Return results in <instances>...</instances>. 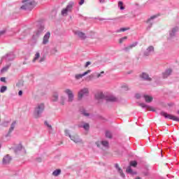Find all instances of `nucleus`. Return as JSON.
<instances>
[{"instance_id":"4468645a","label":"nucleus","mask_w":179,"mask_h":179,"mask_svg":"<svg viewBox=\"0 0 179 179\" xmlns=\"http://www.w3.org/2000/svg\"><path fill=\"white\" fill-rule=\"evenodd\" d=\"M50 37H51V33L50 31H48L43 38L42 43L43 44V45H46V44H48V42L50 41Z\"/></svg>"},{"instance_id":"9d476101","label":"nucleus","mask_w":179,"mask_h":179,"mask_svg":"<svg viewBox=\"0 0 179 179\" xmlns=\"http://www.w3.org/2000/svg\"><path fill=\"white\" fill-rule=\"evenodd\" d=\"M64 93H65V94H67L69 103H72V101H73V99L75 97V95H73V92H72V90H71L69 89H66L64 91Z\"/></svg>"},{"instance_id":"0e129e2a","label":"nucleus","mask_w":179,"mask_h":179,"mask_svg":"<svg viewBox=\"0 0 179 179\" xmlns=\"http://www.w3.org/2000/svg\"><path fill=\"white\" fill-rule=\"evenodd\" d=\"M0 149H1V145H0Z\"/></svg>"},{"instance_id":"69168bd1","label":"nucleus","mask_w":179,"mask_h":179,"mask_svg":"<svg viewBox=\"0 0 179 179\" xmlns=\"http://www.w3.org/2000/svg\"><path fill=\"white\" fill-rule=\"evenodd\" d=\"M0 122H1V119H0Z\"/></svg>"},{"instance_id":"c03bdc74","label":"nucleus","mask_w":179,"mask_h":179,"mask_svg":"<svg viewBox=\"0 0 179 179\" xmlns=\"http://www.w3.org/2000/svg\"><path fill=\"white\" fill-rule=\"evenodd\" d=\"M45 125H46V127H48V128H49L50 131H52V127L51 126V124H48V122L45 121Z\"/></svg>"},{"instance_id":"f704fd0d","label":"nucleus","mask_w":179,"mask_h":179,"mask_svg":"<svg viewBox=\"0 0 179 179\" xmlns=\"http://www.w3.org/2000/svg\"><path fill=\"white\" fill-rule=\"evenodd\" d=\"M17 87H23V86H24V83L23 82V80H20L17 82V83L16 84Z\"/></svg>"},{"instance_id":"680f3d73","label":"nucleus","mask_w":179,"mask_h":179,"mask_svg":"<svg viewBox=\"0 0 179 179\" xmlns=\"http://www.w3.org/2000/svg\"><path fill=\"white\" fill-rule=\"evenodd\" d=\"M103 73H104V71L101 72V75H103Z\"/></svg>"},{"instance_id":"37998d69","label":"nucleus","mask_w":179,"mask_h":179,"mask_svg":"<svg viewBox=\"0 0 179 179\" xmlns=\"http://www.w3.org/2000/svg\"><path fill=\"white\" fill-rule=\"evenodd\" d=\"M58 52V50H57V48H54L51 50L50 53L52 54L53 55L57 54Z\"/></svg>"},{"instance_id":"603ef678","label":"nucleus","mask_w":179,"mask_h":179,"mask_svg":"<svg viewBox=\"0 0 179 179\" xmlns=\"http://www.w3.org/2000/svg\"><path fill=\"white\" fill-rule=\"evenodd\" d=\"M135 97H136V99H141V97H142V96L141 95V94H136Z\"/></svg>"},{"instance_id":"473e14b6","label":"nucleus","mask_w":179,"mask_h":179,"mask_svg":"<svg viewBox=\"0 0 179 179\" xmlns=\"http://www.w3.org/2000/svg\"><path fill=\"white\" fill-rule=\"evenodd\" d=\"M7 33H8V29H3L1 31H0V36L3 37L7 34Z\"/></svg>"},{"instance_id":"a211bd4d","label":"nucleus","mask_w":179,"mask_h":179,"mask_svg":"<svg viewBox=\"0 0 179 179\" xmlns=\"http://www.w3.org/2000/svg\"><path fill=\"white\" fill-rule=\"evenodd\" d=\"M173 73V69H167L164 72L162 73V78L164 79H167L169 76H170Z\"/></svg>"},{"instance_id":"393cba45","label":"nucleus","mask_w":179,"mask_h":179,"mask_svg":"<svg viewBox=\"0 0 179 179\" xmlns=\"http://www.w3.org/2000/svg\"><path fill=\"white\" fill-rule=\"evenodd\" d=\"M115 169H117L118 173H120L121 177H122L124 178L125 177V174H124V173H122V169H121V168H120V165H118V164H115Z\"/></svg>"},{"instance_id":"1a4fd4ad","label":"nucleus","mask_w":179,"mask_h":179,"mask_svg":"<svg viewBox=\"0 0 179 179\" xmlns=\"http://www.w3.org/2000/svg\"><path fill=\"white\" fill-rule=\"evenodd\" d=\"M15 58V54H13V52H9L1 58V61H3L5 59L6 62H9L10 61H13Z\"/></svg>"},{"instance_id":"bb28decb","label":"nucleus","mask_w":179,"mask_h":179,"mask_svg":"<svg viewBox=\"0 0 179 179\" xmlns=\"http://www.w3.org/2000/svg\"><path fill=\"white\" fill-rule=\"evenodd\" d=\"M95 98L96 100H103L104 99V94L103 92H99L95 94Z\"/></svg>"},{"instance_id":"a878e982","label":"nucleus","mask_w":179,"mask_h":179,"mask_svg":"<svg viewBox=\"0 0 179 179\" xmlns=\"http://www.w3.org/2000/svg\"><path fill=\"white\" fill-rule=\"evenodd\" d=\"M23 149V152L24 153H26V150L24 148H23V146L22 145V144L18 145L15 149V152L17 153V152H20V150H22Z\"/></svg>"},{"instance_id":"a18cd8bd","label":"nucleus","mask_w":179,"mask_h":179,"mask_svg":"<svg viewBox=\"0 0 179 179\" xmlns=\"http://www.w3.org/2000/svg\"><path fill=\"white\" fill-rule=\"evenodd\" d=\"M40 58V52H37L35 55V57L34 59V61H36Z\"/></svg>"},{"instance_id":"72a5a7b5","label":"nucleus","mask_w":179,"mask_h":179,"mask_svg":"<svg viewBox=\"0 0 179 179\" xmlns=\"http://www.w3.org/2000/svg\"><path fill=\"white\" fill-rule=\"evenodd\" d=\"M118 7L120 8V10H124L125 9V7H124V3H122V1L118 2Z\"/></svg>"},{"instance_id":"09e8293b","label":"nucleus","mask_w":179,"mask_h":179,"mask_svg":"<svg viewBox=\"0 0 179 179\" xmlns=\"http://www.w3.org/2000/svg\"><path fill=\"white\" fill-rule=\"evenodd\" d=\"M64 132H65L66 136H69V135H71V134H69V130L66 129V130L64 131Z\"/></svg>"},{"instance_id":"39448f33","label":"nucleus","mask_w":179,"mask_h":179,"mask_svg":"<svg viewBox=\"0 0 179 179\" xmlns=\"http://www.w3.org/2000/svg\"><path fill=\"white\" fill-rule=\"evenodd\" d=\"M179 28L176 26L171 28L169 31V36L168 40H173V38H176L177 37V33H178Z\"/></svg>"},{"instance_id":"f8f14e48","label":"nucleus","mask_w":179,"mask_h":179,"mask_svg":"<svg viewBox=\"0 0 179 179\" xmlns=\"http://www.w3.org/2000/svg\"><path fill=\"white\" fill-rule=\"evenodd\" d=\"M152 52H155V47L153 45H150L144 52V57H149L152 55Z\"/></svg>"},{"instance_id":"4d7b16f0","label":"nucleus","mask_w":179,"mask_h":179,"mask_svg":"<svg viewBox=\"0 0 179 179\" xmlns=\"http://www.w3.org/2000/svg\"><path fill=\"white\" fill-rule=\"evenodd\" d=\"M22 94H23V91L20 90V91L18 92V96H22Z\"/></svg>"},{"instance_id":"f257e3e1","label":"nucleus","mask_w":179,"mask_h":179,"mask_svg":"<svg viewBox=\"0 0 179 179\" xmlns=\"http://www.w3.org/2000/svg\"><path fill=\"white\" fill-rule=\"evenodd\" d=\"M23 5L20 7L22 10H31L36 6V1L34 0H23Z\"/></svg>"},{"instance_id":"49530a36","label":"nucleus","mask_w":179,"mask_h":179,"mask_svg":"<svg viewBox=\"0 0 179 179\" xmlns=\"http://www.w3.org/2000/svg\"><path fill=\"white\" fill-rule=\"evenodd\" d=\"M122 89H124V90L125 92H127V90H129V88H128V85H122Z\"/></svg>"},{"instance_id":"412c9836","label":"nucleus","mask_w":179,"mask_h":179,"mask_svg":"<svg viewBox=\"0 0 179 179\" xmlns=\"http://www.w3.org/2000/svg\"><path fill=\"white\" fill-rule=\"evenodd\" d=\"M12 161V157L10 156L9 155H6V156L3 157L2 163L3 164H9L10 162Z\"/></svg>"},{"instance_id":"9b49d317","label":"nucleus","mask_w":179,"mask_h":179,"mask_svg":"<svg viewBox=\"0 0 179 179\" xmlns=\"http://www.w3.org/2000/svg\"><path fill=\"white\" fill-rule=\"evenodd\" d=\"M69 138L75 143H83V141H82L80 137H79V136L77 134L73 135V136L69 135Z\"/></svg>"},{"instance_id":"b1692460","label":"nucleus","mask_w":179,"mask_h":179,"mask_svg":"<svg viewBox=\"0 0 179 179\" xmlns=\"http://www.w3.org/2000/svg\"><path fill=\"white\" fill-rule=\"evenodd\" d=\"M80 113L84 117H89V115H90V114L89 113H87V110L86 109H85V108H83V107L80 108Z\"/></svg>"},{"instance_id":"bf43d9fd","label":"nucleus","mask_w":179,"mask_h":179,"mask_svg":"<svg viewBox=\"0 0 179 179\" xmlns=\"http://www.w3.org/2000/svg\"><path fill=\"white\" fill-rule=\"evenodd\" d=\"M106 2V0H99L100 3H104Z\"/></svg>"},{"instance_id":"864d4df0","label":"nucleus","mask_w":179,"mask_h":179,"mask_svg":"<svg viewBox=\"0 0 179 179\" xmlns=\"http://www.w3.org/2000/svg\"><path fill=\"white\" fill-rule=\"evenodd\" d=\"M44 61H45V58L44 57H41L39 59V62H44Z\"/></svg>"},{"instance_id":"79ce46f5","label":"nucleus","mask_w":179,"mask_h":179,"mask_svg":"<svg viewBox=\"0 0 179 179\" xmlns=\"http://www.w3.org/2000/svg\"><path fill=\"white\" fill-rule=\"evenodd\" d=\"M127 38H128V37L124 36V37L121 38L120 39H119L120 44H122L124 43V41H125V40H127Z\"/></svg>"},{"instance_id":"dca6fc26","label":"nucleus","mask_w":179,"mask_h":179,"mask_svg":"<svg viewBox=\"0 0 179 179\" xmlns=\"http://www.w3.org/2000/svg\"><path fill=\"white\" fill-rule=\"evenodd\" d=\"M15 127H16V120L13 121L11 123L10 127L8 129V132L7 133V134H6V138L10 136V134H12V132H13V130L15 129Z\"/></svg>"},{"instance_id":"58836bf2","label":"nucleus","mask_w":179,"mask_h":179,"mask_svg":"<svg viewBox=\"0 0 179 179\" xmlns=\"http://www.w3.org/2000/svg\"><path fill=\"white\" fill-rule=\"evenodd\" d=\"M8 90V87L6 86H2L0 89V93H5Z\"/></svg>"},{"instance_id":"8fccbe9b","label":"nucleus","mask_w":179,"mask_h":179,"mask_svg":"<svg viewBox=\"0 0 179 179\" xmlns=\"http://www.w3.org/2000/svg\"><path fill=\"white\" fill-rule=\"evenodd\" d=\"M98 20H99L101 22L103 21V20H113V19H111V18H108V19H106V18H98Z\"/></svg>"},{"instance_id":"13d9d810","label":"nucleus","mask_w":179,"mask_h":179,"mask_svg":"<svg viewBox=\"0 0 179 179\" xmlns=\"http://www.w3.org/2000/svg\"><path fill=\"white\" fill-rule=\"evenodd\" d=\"M36 162H38V163H41V157L37 158Z\"/></svg>"},{"instance_id":"de8ad7c7","label":"nucleus","mask_w":179,"mask_h":179,"mask_svg":"<svg viewBox=\"0 0 179 179\" xmlns=\"http://www.w3.org/2000/svg\"><path fill=\"white\" fill-rule=\"evenodd\" d=\"M140 106L142 107V108H148V105L145 103H140Z\"/></svg>"},{"instance_id":"c85d7f7f","label":"nucleus","mask_w":179,"mask_h":179,"mask_svg":"<svg viewBox=\"0 0 179 179\" xmlns=\"http://www.w3.org/2000/svg\"><path fill=\"white\" fill-rule=\"evenodd\" d=\"M10 65H12V64L10 63H9L7 65H6L4 67H3L1 69V73H3V72H6V71H8V69H9V68H10Z\"/></svg>"},{"instance_id":"4be33fe9","label":"nucleus","mask_w":179,"mask_h":179,"mask_svg":"<svg viewBox=\"0 0 179 179\" xmlns=\"http://www.w3.org/2000/svg\"><path fill=\"white\" fill-rule=\"evenodd\" d=\"M90 72H92V70H87V71L84 72L82 74H76L75 76V78L76 80H79V79H82L83 76H86V75H88V73H90Z\"/></svg>"},{"instance_id":"c9c22d12","label":"nucleus","mask_w":179,"mask_h":179,"mask_svg":"<svg viewBox=\"0 0 179 179\" xmlns=\"http://www.w3.org/2000/svg\"><path fill=\"white\" fill-rule=\"evenodd\" d=\"M105 135L109 139H111V138H113V134H111V131H106L105 133Z\"/></svg>"},{"instance_id":"2eb2a0df","label":"nucleus","mask_w":179,"mask_h":179,"mask_svg":"<svg viewBox=\"0 0 179 179\" xmlns=\"http://www.w3.org/2000/svg\"><path fill=\"white\" fill-rule=\"evenodd\" d=\"M138 45V42H135L133 44L129 45L126 47H124L122 49V51H124V52H129L131 50H132L134 47H136Z\"/></svg>"},{"instance_id":"5701e85b","label":"nucleus","mask_w":179,"mask_h":179,"mask_svg":"<svg viewBox=\"0 0 179 179\" xmlns=\"http://www.w3.org/2000/svg\"><path fill=\"white\" fill-rule=\"evenodd\" d=\"M78 127L79 128H84V129L85 131H89V129H90V125L89 124V123L83 122V124H79Z\"/></svg>"},{"instance_id":"4c0bfd02","label":"nucleus","mask_w":179,"mask_h":179,"mask_svg":"<svg viewBox=\"0 0 179 179\" xmlns=\"http://www.w3.org/2000/svg\"><path fill=\"white\" fill-rule=\"evenodd\" d=\"M65 96H60V104H62V106H64L65 104Z\"/></svg>"},{"instance_id":"20e7f679","label":"nucleus","mask_w":179,"mask_h":179,"mask_svg":"<svg viewBox=\"0 0 179 179\" xmlns=\"http://www.w3.org/2000/svg\"><path fill=\"white\" fill-rule=\"evenodd\" d=\"M75 6V2L70 1L65 8H63L61 12L62 16H68V13H71Z\"/></svg>"},{"instance_id":"ddd939ff","label":"nucleus","mask_w":179,"mask_h":179,"mask_svg":"<svg viewBox=\"0 0 179 179\" xmlns=\"http://www.w3.org/2000/svg\"><path fill=\"white\" fill-rule=\"evenodd\" d=\"M140 78L142 80H145V82H152V78L149 76V74L145 72H143L140 74Z\"/></svg>"},{"instance_id":"052dcab7","label":"nucleus","mask_w":179,"mask_h":179,"mask_svg":"<svg viewBox=\"0 0 179 179\" xmlns=\"http://www.w3.org/2000/svg\"><path fill=\"white\" fill-rule=\"evenodd\" d=\"M101 76V73L97 75V78H100Z\"/></svg>"},{"instance_id":"a19ab883","label":"nucleus","mask_w":179,"mask_h":179,"mask_svg":"<svg viewBox=\"0 0 179 179\" xmlns=\"http://www.w3.org/2000/svg\"><path fill=\"white\" fill-rule=\"evenodd\" d=\"M130 166L132 167H136V166H138V162L136 161H131L130 162Z\"/></svg>"},{"instance_id":"6e6d98bb","label":"nucleus","mask_w":179,"mask_h":179,"mask_svg":"<svg viewBox=\"0 0 179 179\" xmlns=\"http://www.w3.org/2000/svg\"><path fill=\"white\" fill-rule=\"evenodd\" d=\"M78 3H79V5H83V4H84V3H85V0H80Z\"/></svg>"},{"instance_id":"f3484780","label":"nucleus","mask_w":179,"mask_h":179,"mask_svg":"<svg viewBox=\"0 0 179 179\" xmlns=\"http://www.w3.org/2000/svg\"><path fill=\"white\" fill-rule=\"evenodd\" d=\"M75 34L76 36H78V37L80 38V40H86V38H87V36H86V34L80 31H76Z\"/></svg>"},{"instance_id":"7ed1b4c3","label":"nucleus","mask_w":179,"mask_h":179,"mask_svg":"<svg viewBox=\"0 0 179 179\" xmlns=\"http://www.w3.org/2000/svg\"><path fill=\"white\" fill-rule=\"evenodd\" d=\"M44 29H45L44 24L38 22L36 26V29L34 32L32 38H34V40H37V38H38V37H40V36L43 34V32L44 31Z\"/></svg>"},{"instance_id":"5fc2aeb1","label":"nucleus","mask_w":179,"mask_h":179,"mask_svg":"<svg viewBox=\"0 0 179 179\" xmlns=\"http://www.w3.org/2000/svg\"><path fill=\"white\" fill-rule=\"evenodd\" d=\"M0 80H1V82H6V78L5 77H1V78H0Z\"/></svg>"},{"instance_id":"aec40b11","label":"nucleus","mask_w":179,"mask_h":179,"mask_svg":"<svg viewBox=\"0 0 179 179\" xmlns=\"http://www.w3.org/2000/svg\"><path fill=\"white\" fill-rule=\"evenodd\" d=\"M106 101H110V103H115L118 101V99L115 97L114 95H110L106 97Z\"/></svg>"},{"instance_id":"c756f323","label":"nucleus","mask_w":179,"mask_h":179,"mask_svg":"<svg viewBox=\"0 0 179 179\" xmlns=\"http://www.w3.org/2000/svg\"><path fill=\"white\" fill-rule=\"evenodd\" d=\"M126 171L129 174H131V176H136V172H134V171H132V168H131V166H128Z\"/></svg>"},{"instance_id":"3c124183","label":"nucleus","mask_w":179,"mask_h":179,"mask_svg":"<svg viewBox=\"0 0 179 179\" xmlns=\"http://www.w3.org/2000/svg\"><path fill=\"white\" fill-rule=\"evenodd\" d=\"M89 65H92V62H87L85 65V68H87V66H89Z\"/></svg>"},{"instance_id":"6ab92c4d","label":"nucleus","mask_w":179,"mask_h":179,"mask_svg":"<svg viewBox=\"0 0 179 179\" xmlns=\"http://www.w3.org/2000/svg\"><path fill=\"white\" fill-rule=\"evenodd\" d=\"M95 144L96 145L97 148H100V146H103V148H108L109 143L107 141H98L96 142Z\"/></svg>"},{"instance_id":"cd10ccee","label":"nucleus","mask_w":179,"mask_h":179,"mask_svg":"<svg viewBox=\"0 0 179 179\" xmlns=\"http://www.w3.org/2000/svg\"><path fill=\"white\" fill-rule=\"evenodd\" d=\"M143 98L145 99L146 103H152L153 101V97L149 95H143Z\"/></svg>"},{"instance_id":"ea45409f","label":"nucleus","mask_w":179,"mask_h":179,"mask_svg":"<svg viewBox=\"0 0 179 179\" xmlns=\"http://www.w3.org/2000/svg\"><path fill=\"white\" fill-rule=\"evenodd\" d=\"M129 28H120V29H117L116 31V33H121V31H127V30H129Z\"/></svg>"},{"instance_id":"f03ea898","label":"nucleus","mask_w":179,"mask_h":179,"mask_svg":"<svg viewBox=\"0 0 179 179\" xmlns=\"http://www.w3.org/2000/svg\"><path fill=\"white\" fill-rule=\"evenodd\" d=\"M45 108V105L43 103H38L34 110V115L35 118H40L41 117V114L44 113V110Z\"/></svg>"},{"instance_id":"2f4dec72","label":"nucleus","mask_w":179,"mask_h":179,"mask_svg":"<svg viewBox=\"0 0 179 179\" xmlns=\"http://www.w3.org/2000/svg\"><path fill=\"white\" fill-rule=\"evenodd\" d=\"M59 174H61V169H56L52 172V176H54V177H58Z\"/></svg>"},{"instance_id":"6e6552de","label":"nucleus","mask_w":179,"mask_h":179,"mask_svg":"<svg viewBox=\"0 0 179 179\" xmlns=\"http://www.w3.org/2000/svg\"><path fill=\"white\" fill-rule=\"evenodd\" d=\"M157 15H152L150 18H148L146 21V23L148 24L147 26V30H150L152 29V26H153V23H155V19H157Z\"/></svg>"},{"instance_id":"e2e57ef3","label":"nucleus","mask_w":179,"mask_h":179,"mask_svg":"<svg viewBox=\"0 0 179 179\" xmlns=\"http://www.w3.org/2000/svg\"><path fill=\"white\" fill-rule=\"evenodd\" d=\"M135 179H141V178L140 177H137Z\"/></svg>"},{"instance_id":"e433bc0d","label":"nucleus","mask_w":179,"mask_h":179,"mask_svg":"<svg viewBox=\"0 0 179 179\" xmlns=\"http://www.w3.org/2000/svg\"><path fill=\"white\" fill-rule=\"evenodd\" d=\"M9 124H10V121H4L1 124V127H7L9 126Z\"/></svg>"},{"instance_id":"0eeeda50","label":"nucleus","mask_w":179,"mask_h":179,"mask_svg":"<svg viewBox=\"0 0 179 179\" xmlns=\"http://www.w3.org/2000/svg\"><path fill=\"white\" fill-rule=\"evenodd\" d=\"M89 94V88H83L78 92V100H82L85 96H88Z\"/></svg>"},{"instance_id":"423d86ee","label":"nucleus","mask_w":179,"mask_h":179,"mask_svg":"<svg viewBox=\"0 0 179 179\" xmlns=\"http://www.w3.org/2000/svg\"><path fill=\"white\" fill-rule=\"evenodd\" d=\"M160 115H162V117H164V118L169 119V120H172V121H178L179 122V118L173 115L168 114L167 113L164 111L160 112Z\"/></svg>"},{"instance_id":"7c9ffc66","label":"nucleus","mask_w":179,"mask_h":179,"mask_svg":"<svg viewBox=\"0 0 179 179\" xmlns=\"http://www.w3.org/2000/svg\"><path fill=\"white\" fill-rule=\"evenodd\" d=\"M59 96L58 92H54L52 99V101H58Z\"/></svg>"}]
</instances>
